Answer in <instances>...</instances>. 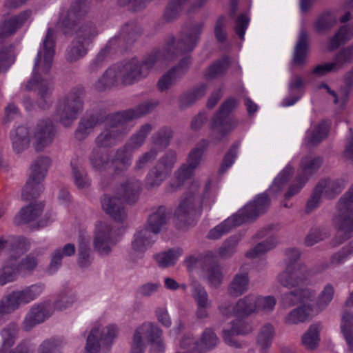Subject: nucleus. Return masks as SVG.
Returning <instances> with one entry per match:
<instances>
[{
	"label": "nucleus",
	"instance_id": "nucleus-46",
	"mask_svg": "<svg viewBox=\"0 0 353 353\" xmlns=\"http://www.w3.org/2000/svg\"><path fill=\"white\" fill-rule=\"evenodd\" d=\"M96 123L97 119L94 117H91L88 119H82L79 128L76 131V137L79 139H84L91 132Z\"/></svg>",
	"mask_w": 353,
	"mask_h": 353
},
{
	"label": "nucleus",
	"instance_id": "nucleus-31",
	"mask_svg": "<svg viewBox=\"0 0 353 353\" xmlns=\"http://www.w3.org/2000/svg\"><path fill=\"white\" fill-rule=\"evenodd\" d=\"M41 203H32L22 208L14 217V223L17 225L28 223L34 221L42 212Z\"/></svg>",
	"mask_w": 353,
	"mask_h": 353
},
{
	"label": "nucleus",
	"instance_id": "nucleus-36",
	"mask_svg": "<svg viewBox=\"0 0 353 353\" xmlns=\"http://www.w3.org/2000/svg\"><path fill=\"white\" fill-rule=\"evenodd\" d=\"M308 52V45L307 34L305 32L301 31L299 33L296 45L294 52V62L296 64L301 65L306 61Z\"/></svg>",
	"mask_w": 353,
	"mask_h": 353
},
{
	"label": "nucleus",
	"instance_id": "nucleus-59",
	"mask_svg": "<svg viewBox=\"0 0 353 353\" xmlns=\"http://www.w3.org/2000/svg\"><path fill=\"white\" fill-rule=\"evenodd\" d=\"M240 241V238L239 236H235L232 239H230L228 241H226L223 246L219 250V255L220 256H226L230 253L232 252L233 248L237 245L239 241Z\"/></svg>",
	"mask_w": 353,
	"mask_h": 353
},
{
	"label": "nucleus",
	"instance_id": "nucleus-61",
	"mask_svg": "<svg viewBox=\"0 0 353 353\" xmlns=\"http://www.w3.org/2000/svg\"><path fill=\"white\" fill-rule=\"evenodd\" d=\"M62 255L61 254V250L58 249L54 251L52 256L51 261L48 268L50 274L54 273L61 265Z\"/></svg>",
	"mask_w": 353,
	"mask_h": 353
},
{
	"label": "nucleus",
	"instance_id": "nucleus-54",
	"mask_svg": "<svg viewBox=\"0 0 353 353\" xmlns=\"http://www.w3.org/2000/svg\"><path fill=\"white\" fill-rule=\"evenodd\" d=\"M249 23L250 17L248 13L241 14L236 21L235 30L241 39H243Z\"/></svg>",
	"mask_w": 353,
	"mask_h": 353
},
{
	"label": "nucleus",
	"instance_id": "nucleus-64",
	"mask_svg": "<svg viewBox=\"0 0 353 353\" xmlns=\"http://www.w3.org/2000/svg\"><path fill=\"white\" fill-rule=\"evenodd\" d=\"M72 303V299L64 295L55 301L53 307L56 310H61L70 306Z\"/></svg>",
	"mask_w": 353,
	"mask_h": 353
},
{
	"label": "nucleus",
	"instance_id": "nucleus-42",
	"mask_svg": "<svg viewBox=\"0 0 353 353\" xmlns=\"http://www.w3.org/2000/svg\"><path fill=\"white\" fill-rule=\"evenodd\" d=\"M353 37V27L350 26H343L339 29L334 37L331 40L329 48L333 50L342 43L350 39Z\"/></svg>",
	"mask_w": 353,
	"mask_h": 353
},
{
	"label": "nucleus",
	"instance_id": "nucleus-29",
	"mask_svg": "<svg viewBox=\"0 0 353 353\" xmlns=\"http://www.w3.org/2000/svg\"><path fill=\"white\" fill-rule=\"evenodd\" d=\"M29 16L30 12H26L18 16L5 17L0 23V37H8L16 32Z\"/></svg>",
	"mask_w": 353,
	"mask_h": 353
},
{
	"label": "nucleus",
	"instance_id": "nucleus-3",
	"mask_svg": "<svg viewBox=\"0 0 353 353\" xmlns=\"http://www.w3.org/2000/svg\"><path fill=\"white\" fill-rule=\"evenodd\" d=\"M279 282L288 288H298L282 296L281 302L284 307H291L299 304L296 307L290 310L284 319L288 325H298L305 323L314 315V310L310 301L314 297L315 292L310 288H301L299 285L303 280L299 276V272L294 267L290 265L286 270L278 276Z\"/></svg>",
	"mask_w": 353,
	"mask_h": 353
},
{
	"label": "nucleus",
	"instance_id": "nucleus-7",
	"mask_svg": "<svg viewBox=\"0 0 353 353\" xmlns=\"http://www.w3.org/2000/svg\"><path fill=\"white\" fill-rule=\"evenodd\" d=\"M167 223L166 209L159 207L152 214L148 221L146 228L137 231L132 241V250L134 253H143L152 244L154 240L151 233L157 234Z\"/></svg>",
	"mask_w": 353,
	"mask_h": 353
},
{
	"label": "nucleus",
	"instance_id": "nucleus-19",
	"mask_svg": "<svg viewBox=\"0 0 353 353\" xmlns=\"http://www.w3.org/2000/svg\"><path fill=\"white\" fill-rule=\"evenodd\" d=\"M203 150L196 148L190 153L187 163L182 165L175 172L170 187L172 190L179 189L193 174L194 170L199 165Z\"/></svg>",
	"mask_w": 353,
	"mask_h": 353
},
{
	"label": "nucleus",
	"instance_id": "nucleus-27",
	"mask_svg": "<svg viewBox=\"0 0 353 353\" xmlns=\"http://www.w3.org/2000/svg\"><path fill=\"white\" fill-rule=\"evenodd\" d=\"M353 59V48L343 50L336 57L332 63H327L317 65L312 73L317 76H323L327 73L337 70L343 64Z\"/></svg>",
	"mask_w": 353,
	"mask_h": 353
},
{
	"label": "nucleus",
	"instance_id": "nucleus-12",
	"mask_svg": "<svg viewBox=\"0 0 353 353\" xmlns=\"http://www.w3.org/2000/svg\"><path fill=\"white\" fill-rule=\"evenodd\" d=\"M119 197H110L104 196L101 201L103 210L114 220L121 221L126 217V213L121 204L125 201L132 203L137 199L138 190L129 184L121 187L119 189Z\"/></svg>",
	"mask_w": 353,
	"mask_h": 353
},
{
	"label": "nucleus",
	"instance_id": "nucleus-17",
	"mask_svg": "<svg viewBox=\"0 0 353 353\" xmlns=\"http://www.w3.org/2000/svg\"><path fill=\"white\" fill-rule=\"evenodd\" d=\"M81 110L82 102L80 97L76 94H70L59 101L55 117L63 125L68 126Z\"/></svg>",
	"mask_w": 353,
	"mask_h": 353
},
{
	"label": "nucleus",
	"instance_id": "nucleus-1",
	"mask_svg": "<svg viewBox=\"0 0 353 353\" xmlns=\"http://www.w3.org/2000/svg\"><path fill=\"white\" fill-rule=\"evenodd\" d=\"M74 16L72 12L63 11L54 26L52 23H50L35 58L32 75L24 85L26 90L39 91L42 97L44 95L48 85L46 81L42 79L41 75L48 74L52 65L54 55L55 30L60 29L65 33H69L70 30L74 29L77 26L73 20Z\"/></svg>",
	"mask_w": 353,
	"mask_h": 353
},
{
	"label": "nucleus",
	"instance_id": "nucleus-63",
	"mask_svg": "<svg viewBox=\"0 0 353 353\" xmlns=\"http://www.w3.org/2000/svg\"><path fill=\"white\" fill-rule=\"evenodd\" d=\"M225 25V18L221 17L217 20L215 28H214L216 37L220 41H222L225 39V32L223 30Z\"/></svg>",
	"mask_w": 353,
	"mask_h": 353
},
{
	"label": "nucleus",
	"instance_id": "nucleus-21",
	"mask_svg": "<svg viewBox=\"0 0 353 353\" xmlns=\"http://www.w3.org/2000/svg\"><path fill=\"white\" fill-rule=\"evenodd\" d=\"M234 99L226 101L221 107L219 112L212 119V128L214 134L223 137L236 126V123L228 117V114L236 106Z\"/></svg>",
	"mask_w": 353,
	"mask_h": 353
},
{
	"label": "nucleus",
	"instance_id": "nucleus-45",
	"mask_svg": "<svg viewBox=\"0 0 353 353\" xmlns=\"http://www.w3.org/2000/svg\"><path fill=\"white\" fill-rule=\"evenodd\" d=\"M63 342L59 339L45 340L39 347L38 353H61Z\"/></svg>",
	"mask_w": 353,
	"mask_h": 353
},
{
	"label": "nucleus",
	"instance_id": "nucleus-20",
	"mask_svg": "<svg viewBox=\"0 0 353 353\" xmlns=\"http://www.w3.org/2000/svg\"><path fill=\"white\" fill-rule=\"evenodd\" d=\"M161 336V331L151 323H143L135 330L131 353H143L145 342H154Z\"/></svg>",
	"mask_w": 353,
	"mask_h": 353
},
{
	"label": "nucleus",
	"instance_id": "nucleus-8",
	"mask_svg": "<svg viewBox=\"0 0 353 353\" xmlns=\"http://www.w3.org/2000/svg\"><path fill=\"white\" fill-rule=\"evenodd\" d=\"M24 252L20 254V249L15 250L14 252L12 250L10 251L9 256L0 270V285H3L12 282L19 274H27L36 268L37 261L31 255L27 256L20 263H18L19 257Z\"/></svg>",
	"mask_w": 353,
	"mask_h": 353
},
{
	"label": "nucleus",
	"instance_id": "nucleus-5",
	"mask_svg": "<svg viewBox=\"0 0 353 353\" xmlns=\"http://www.w3.org/2000/svg\"><path fill=\"white\" fill-rule=\"evenodd\" d=\"M159 62V58L151 57L142 63L133 59L123 65H114L97 82L96 87L102 90L120 80L125 84L132 83L145 77L149 70Z\"/></svg>",
	"mask_w": 353,
	"mask_h": 353
},
{
	"label": "nucleus",
	"instance_id": "nucleus-62",
	"mask_svg": "<svg viewBox=\"0 0 353 353\" xmlns=\"http://www.w3.org/2000/svg\"><path fill=\"white\" fill-rule=\"evenodd\" d=\"M221 279H222V276L220 272L219 268L214 267V268H212L209 271L208 279L212 285L216 287L218 285H219L221 283Z\"/></svg>",
	"mask_w": 353,
	"mask_h": 353
},
{
	"label": "nucleus",
	"instance_id": "nucleus-55",
	"mask_svg": "<svg viewBox=\"0 0 353 353\" xmlns=\"http://www.w3.org/2000/svg\"><path fill=\"white\" fill-rule=\"evenodd\" d=\"M353 252V246L348 245L343 248L342 250L336 253L332 258V262L334 264L344 263L347 261Z\"/></svg>",
	"mask_w": 353,
	"mask_h": 353
},
{
	"label": "nucleus",
	"instance_id": "nucleus-16",
	"mask_svg": "<svg viewBox=\"0 0 353 353\" xmlns=\"http://www.w3.org/2000/svg\"><path fill=\"white\" fill-rule=\"evenodd\" d=\"M345 185V181L343 179L320 181L307 201V210L312 211L315 209L323 198L334 197L342 191Z\"/></svg>",
	"mask_w": 353,
	"mask_h": 353
},
{
	"label": "nucleus",
	"instance_id": "nucleus-15",
	"mask_svg": "<svg viewBox=\"0 0 353 353\" xmlns=\"http://www.w3.org/2000/svg\"><path fill=\"white\" fill-rule=\"evenodd\" d=\"M93 232L94 248L103 256L109 254L120 239L117 232L106 221H97Z\"/></svg>",
	"mask_w": 353,
	"mask_h": 353
},
{
	"label": "nucleus",
	"instance_id": "nucleus-43",
	"mask_svg": "<svg viewBox=\"0 0 353 353\" xmlns=\"http://www.w3.org/2000/svg\"><path fill=\"white\" fill-rule=\"evenodd\" d=\"M89 239L81 236L79 240V263L82 267L87 266L91 262L89 249Z\"/></svg>",
	"mask_w": 353,
	"mask_h": 353
},
{
	"label": "nucleus",
	"instance_id": "nucleus-44",
	"mask_svg": "<svg viewBox=\"0 0 353 353\" xmlns=\"http://www.w3.org/2000/svg\"><path fill=\"white\" fill-rule=\"evenodd\" d=\"M248 285L247 273L238 274L230 284V291L231 294L238 295L245 292Z\"/></svg>",
	"mask_w": 353,
	"mask_h": 353
},
{
	"label": "nucleus",
	"instance_id": "nucleus-33",
	"mask_svg": "<svg viewBox=\"0 0 353 353\" xmlns=\"http://www.w3.org/2000/svg\"><path fill=\"white\" fill-rule=\"evenodd\" d=\"M315 92L316 94H324L328 99L332 100L336 105L343 107L347 99L349 89L342 88L336 93L328 85L321 83L317 87Z\"/></svg>",
	"mask_w": 353,
	"mask_h": 353
},
{
	"label": "nucleus",
	"instance_id": "nucleus-57",
	"mask_svg": "<svg viewBox=\"0 0 353 353\" xmlns=\"http://www.w3.org/2000/svg\"><path fill=\"white\" fill-rule=\"evenodd\" d=\"M114 129L107 130L103 132L97 139V143L99 146H108L114 143L115 139L112 137V134H114Z\"/></svg>",
	"mask_w": 353,
	"mask_h": 353
},
{
	"label": "nucleus",
	"instance_id": "nucleus-35",
	"mask_svg": "<svg viewBox=\"0 0 353 353\" xmlns=\"http://www.w3.org/2000/svg\"><path fill=\"white\" fill-rule=\"evenodd\" d=\"M321 325L313 323L301 336V344L309 350H315L319 344Z\"/></svg>",
	"mask_w": 353,
	"mask_h": 353
},
{
	"label": "nucleus",
	"instance_id": "nucleus-34",
	"mask_svg": "<svg viewBox=\"0 0 353 353\" xmlns=\"http://www.w3.org/2000/svg\"><path fill=\"white\" fill-rule=\"evenodd\" d=\"M189 63V59L185 58L181 61L179 66L164 74L158 82L159 88L161 90L168 89L178 77L184 74Z\"/></svg>",
	"mask_w": 353,
	"mask_h": 353
},
{
	"label": "nucleus",
	"instance_id": "nucleus-47",
	"mask_svg": "<svg viewBox=\"0 0 353 353\" xmlns=\"http://www.w3.org/2000/svg\"><path fill=\"white\" fill-rule=\"evenodd\" d=\"M230 61L228 57H224L221 61L213 63L207 70L206 77L214 78L221 74L229 66Z\"/></svg>",
	"mask_w": 353,
	"mask_h": 353
},
{
	"label": "nucleus",
	"instance_id": "nucleus-11",
	"mask_svg": "<svg viewBox=\"0 0 353 353\" xmlns=\"http://www.w3.org/2000/svg\"><path fill=\"white\" fill-rule=\"evenodd\" d=\"M276 299L272 296H260L248 295L240 299L232 309L236 317H244L254 313L269 314L273 311Z\"/></svg>",
	"mask_w": 353,
	"mask_h": 353
},
{
	"label": "nucleus",
	"instance_id": "nucleus-25",
	"mask_svg": "<svg viewBox=\"0 0 353 353\" xmlns=\"http://www.w3.org/2000/svg\"><path fill=\"white\" fill-rule=\"evenodd\" d=\"M18 329L16 324H10L2 330V346L0 353H30V349L26 345H19L15 349L10 350L17 336Z\"/></svg>",
	"mask_w": 353,
	"mask_h": 353
},
{
	"label": "nucleus",
	"instance_id": "nucleus-56",
	"mask_svg": "<svg viewBox=\"0 0 353 353\" xmlns=\"http://www.w3.org/2000/svg\"><path fill=\"white\" fill-rule=\"evenodd\" d=\"M217 340L218 339L212 330H208L204 332L200 343L196 344V345L210 348L216 344Z\"/></svg>",
	"mask_w": 353,
	"mask_h": 353
},
{
	"label": "nucleus",
	"instance_id": "nucleus-53",
	"mask_svg": "<svg viewBox=\"0 0 353 353\" xmlns=\"http://www.w3.org/2000/svg\"><path fill=\"white\" fill-rule=\"evenodd\" d=\"M151 127L149 125H145L141 128L139 132L133 136L130 139V147L136 148L140 146L145 140V136L150 131Z\"/></svg>",
	"mask_w": 353,
	"mask_h": 353
},
{
	"label": "nucleus",
	"instance_id": "nucleus-52",
	"mask_svg": "<svg viewBox=\"0 0 353 353\" xmlns=\"http://www.w3.org/2000/svg\"><path fill=\"white\" fill-rule=\"evenodd\" d=\"M334 295V288L330 285L325 286L318 301V306L321 310L325 307L332 301Z\"/></svg>",
	"mask_w": 353,
	"mask_h": 353
},
{
	"label": "nucleus",
	"instance_id": "nucleus-14",
	"mask_svg": "<svg viewBox=\"0 0 353 353\" xmlns=\"http://www.w3.org/2000/svg\"><path fill=\"white\" fill-rule=\"evenodd\" d=\"M50 164V159L42 157L37 159L32 165L27 182L22 192L23 199L28 200L32 197H35L42 191L41 182L45 178Z\"/></svg>",
	"mask_w": 353,
	"mask_h": 353
},
{
	"label": "nucleus",
	"instance_id": "nucleus-41",
	"mask_svg": "<svg viewBox=\"0 0 353 353\" xmlns=\"http://www.w3.org/2000/svg\"><path fill=\"white\" fill-rule=\"evenodd\" d=\"M278 241L274 236H270L264 241L258 243L253 248L246 252V257L249 259H255L265 254L268 251L274 248L277 244Z\"/></svg>",
	"mask_w": 353,
	"mask_h": 353
},
{
	"label": "nucleus",
	"instance_id": "nucleus-30",
	"mask_svg": "<svg viewBox=\"0 0 353 353\" xmlns=\"http://www.w3.org/2000/svg\"><path fill=\"white\" fill-rule=\"evenodd\" d=\"M303 81L300 77H292L288 84V96L283 99L281 106L293 105L303 95Z\"/></svg>",
	"mask_w": 353,
	"mask_h": 353
},
{
	"label": "nucleus",
	"instance_id": "nucleus-28",
	"mask_svg": "<svg viewBox=\"0 0 353 353\" xmlns=\"http://www.w3.org/2000/svg\"><path fill=\"white\" fill-rule=\"evenodd\" d=\"M174 161L175 155L170 154L164 162L159 163L158 166L161 169L163 168V170L161 171H159L157 168L152 170L146 178L147 185L150 187L160 185L171 170Z\"/></svg>",
	"mask_w": 353,
	"mask_h": 353
},
{
	"label": "nucleus",
	"instance_id": "nucleus-50",
	"mask_svg": "<svg viewBox=\"0 0 353 353\" xmlns=\"http://www.w3.org/2000/svg\"><path fill=\"white\" fill-rule=\"evenodd\" d=\"M149 111L147 108L145 110L140 112L135 113L132 110H130L125 112L117 113L113 116V121L114 124H123L128 120L138 117L140 114L146 113Z\"/></svg>",
	"mask_w": 353,
	"mask_h": 353
},
{
	"label": "nucleus",
	"instance_id": "nucleus-24",
	"mask_svg": "<svg viewBox=\"0 0 353 353\" xmlns=\"http://www.w3.org/2000/svg\"><path fill=\"white\" fill-rule=\"evenodd\" d=\"M53 312V307L49 303H43L31 308L25 317L23 327L25 330H30L35 325L43 322Z\"/></svg>",
	"mask_w": 353,
	"mask_h": 353
},
{
	"label": "nucleus",
	"instance_id": "nucleus-10",
	"mask_svg": "<svg viewBox=\"0 0 353 353\" xmlns=\"http://www.w3.org/2000/svg\"><path fill=\"white\" fill-rule=\"evenodd\" d=\"M43 290L42 285H32L23 290L13 291L3 297L0 301V322L3 315L10 314L21 305L33 301Z\"/></svg>",
	"mask_w": 353,
	"mask_h": 353
},
{
	"label": "nucleus",
	"instance_id": "nucleus-23",
	"mask_svg": "<svg viewBox=\"0 0 353 353\" xmlns=\"http://www.w3.org/2000/svg\"><path fill=\"white\" fill-rule=\"evenodd\" d=\"M92 37L94 34L91 33L90 28L86 27L80 30L78 37L68 50L67 59L70 61H75L83 57L87 52V47Z\"/></svg>",
	"mask_w": 353,
	"mask_h": 353
},
{
	"label": "nucleus",
	"instance_id": "nucleus-26",
	"mask_svg": "<svg viewBox=\"0 0 353 353\" xmlns=\"http://www.w3.org/2000/svg\"><path fill=\"white\" fill-rule=\"evenodd\" d=\"M330 127V123L326 120L312 123L305 132L303 144L309 147L319 144L327 137Z\"/></svg>",
	"mask_w": 353,
	"mask_h": 353
},
{
	"label": "nucleus",
	"instance_id": "nucleus-51",
	"mask_svg": "<svg viewBox=\"0 0 353 353\" xmlns=\"http://www.w3.org/2000/svg\"><path fill=\"white\" fill-rule=\"evenodd\" d=\"M192 295L197 302L199 308H203L208 306V295L205 290L200 285H194Z\"/></svg>",
	"mask_w": 353,
	"mask_h": 353
},
{
	"label": "nucleus",
	"instance_id": "nucleus-37",
	"mask_svg": "<svg viewBox=\"0 0 353 353\" xmlns=\"http://www.w3.org/2000/svg\"><path fill=\"white\" fill-rule=\"evenodd\" d=\"M252 327L248 324H245L241 321L238 320L233 323L231 329L223 331V338L226 343L232 346H236L234 341L232 339L234 336L240 334H246L251 332Z\"/></svg>",
	"mask_w": 353,
	"mask_h": 353
},
{
	"label": "nucleus",
	"instance_id": "nucleus-58",
	"mask_svg": "<svg viewBox=\"0 0 353 353\" xmlns=\"http://www.w3.org/2000/svg\"><path fill=\"white\" fill-rule=\"evenodd\" d=\"M72 174L76 185L81 188L88 186L90 183L86 175L77 167L72 165Z\"/></svg>",
	"mask_w": 353,
	"mask_h": 353
},
{
	"label": "nucleus",
	"instance_id": "nucleus-13",
	"mask_svg": "<svg viewBox=\"0 0 353 353\" xmlns=\"http://www.w3.org/2000/svg\"><path fill=\"white\" fill-rule=\"evenodd\" d=\"M353 202V185L339 200L338 203L339 213L333 219L334 227L338 235L343 236V240L350 237L353 230V208L350 204Z\"/></svg>",
	"mask_w": 353,
	"mask_h": 353
},
{
	"label": "nucleus",
	"instance_id": "nucleus-4",
	"mask_svg": "<svg viewBox=\"0 0 353 353\" xmlns=\"http://www.w3.org/2000/svg\"><path fill=\"white\" fill-rule=\"evenodd\" d=\"M199 189L198 182L192 181L174 210L173 218L180 229L192 223L195 218L200 215L202 207L210 206L214 201L216 191L210 183L206 185L201 196L199 194Z\"/></svg>",
	"mask_w": 353,
	"mask_h": 353
},
{
	"label": "nucleus",
	"instance_id": "nucleus-2",
	"mask_svg": "<svg viewBox=\"0 0 353 353\" xmlns=\"http://www.w3.org/2000/svg\"><path fill=\"white\" fill-rule=\"evenodd\" d=\"M294 161L293 159L278 174L267 192L259 194L252 201L248 203L236 214L212 229L209 232L208 237L212 239H219L232 228L263 213L270 205L269 196L274 197L280 193L292 175L293 168L291 164Z\"/></svg>",
	"mask_w": 353,
	"mask_h": 353
},
{
	"label": "nucleus",
	"instance_id": "nucleus-49",
	"mask_svg": "<svg viewBox=\"0 0 353 353\" xmlns=\"http://www.w3.org/2000/svg\"><path fill=\"white\" fill-rule=\"evenodd\" d=\"M238 148L239 144L233 145L225 155L220 168V172L221 173L226 171L234 163L237 155Z\"/></svg>",
	"mask_w": 353,
	"mask_h": 353
},
{
	"label": "nucleus",
	"instance_id": "nucleus-6",
	"mask_svg": "<svg viewBox=\"0 0 353 353\" xmlns=\"http://www.w3.org/2000/svg\"><path fill=\"white\" fill-rule=\"evenodd\" d=\"M53 126L47 121H41L35 126H20L11 133L12 148L20 154L27 150L30 143L37 151H41L51 143Z\"/></svg>",
	"mask_w": 353,
	"mask_h": 353
},
{
	"label": "nucleus",
	"instance_id": "nucleus-38",
	"mask_svg": "<svg viewBox=\"0 0 353 353\" xmlns=\"http://www.w3.org/2000/svg\"><path fill=\"white\" fill-rule=\"evenodd\" d=\"M9 245L10 250L20 249V254L27 251L30 248V242L22 236H10L7 239L0 238V250Z\"/></svg>",
	"mask_w": 353,
	"mask_h": 353
},
{
	"label": "nucleus",
	"instance_id": "nucleus-32",
	"mask_svg": "<svg viewBox=\"0 0 353 353\" xmlns=\"http://www.w3.org/2000/svg\"><path fill=\"white\" fill-rule=\"evenodd\" d=\"M41 203H32L22 208L14 217V223L17 225L28 223L34 221L42 212Z\"/></svg>",
	"mask_w": 353,
	"mask_h": 353
},
{
	"label": "nucleus",
	"instance_id": "nucleus-22",
	"mask_svg": "<svg viewBox=\"0 0 353 353\" xmlns=\"http://www.w3.org/2000/svg\"><path fill=\"white\" fill-rule=\"evenodd\" d=\"M353 306V292L346 301L341 322V332L345 341V353H353V312L349 307Z\"/></svg>",
	"mask_w": 353,
	"mask_h": 353
},
{
	"label": "nucleus",
	"instance_id": "nucleus-60",
	"mask_svg": "<svg viewBox=\"0 0 353 353\" xmlns=\"http://www.w3.org/2000/svg\"><path fill=\"white\" fill-rule=\"evenodd\" d=\"M336 20L333 19L332 17L326 14L320 17L316 22V28L318 31H323L325 29L332 26Z\"/></svg>",
	"mask_w": 353,
	"mask_h": 353
},
{
	"label": "nucleus",
	"instance_id": "nucleus-18",
	"mask_svg": "<svg viewBox=\"0 0 353 353\" xmlns=\"http://www.w3.org/2000/svg\"><path fill=\"white\" fill-rule=\"evenodd\" d=\"M322 159L319 157L309 154L301 159V174L296 180L297 185H292L285 194V199H289L297 194L303 187L308 179V176L316 171L321 166Z\"/></svg>",
	"mask_w": 353,
	"mask_h": 353
},
{
	"label": "nucleus",
	"instance_id": "nucleus-39",
	"mask_svg": "<svg viewBox=\"0 0 353 353\" xmlns=\"http://www.w3.org/2000/svg\"><path fill=\"white\" fill-rule=\"evenodd\" d=\"M182 254V249L180 248H174L167 252L157 254L155 256V260L159 266L165 268L174 265Z\"/></svg>",
	"mask_w": 353,
	"mask_h": 353
},
{
	"label": "nucleus",
	"instance_id": "nucleus-48",
	"mask_svg": "<svg viewBox=\"0 0 353 353\" xmlns=\"http://www.w3.org/2000/svg\"><path fill=\"white\" fill-rule=\"evenodd\" d=\"M200 32V28H194L191 32L180 42V46H184V50H192L198 41Z\"/></svg>",
	"mask_w": 353,
	"mask_h": 353
},
{
	"label": "nucleus",
	"instance_id": "nucleus-9",
	"mask_svg": "<svg viewBox=\"0 0 353 353\" xmlns=\"http://www.w3.org/2000/svg\"><path fill=\"white\" fill-rule=\"evenodd\" d=\"M118 336V327L113 324L94 325L89 331L84 347L85 353L108 352Z\"/></svg>",
	"mask_w": 353,
	"mask_h": 353
},
{
	"label": "nucleus",
	"instance_id": "nucleus-40",
	"mask_svg": "<svg viewBox=\"0 0 353 353\" xmlns=\"http://www.w3.org/2000/svg\"><path fill=\"white\" fill-rule=\"evenodd\" d=\"M274 336V328L271 324H265L261 329L257 336V344L260 350L265 352L271 346Z\"/></svg>",
	"mask_w": 353,
	"mask_h": 353
}]
</instances>
